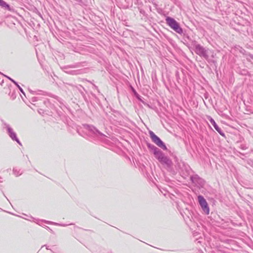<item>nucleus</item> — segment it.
<instances>
[{
	"label": "nucleus",
	"mask_w": 253,
	"mask_h": 253,
	"mask_svg": "<svg viewBox=\"0 0 253 253\" xmlns=\"http://www.w3.org/2000/svg\"><path fill=\"white\" fill-rule=\"evenodd\" d=\"M2 128L6 130L7 133L12 140L16 141L18 144L21 145L19 140L17 137L16 133L9 124L5 122H2Z\"/></svg>",
	"instance_id": "nucleus-2"
},
{
	"label": "nucleus",
	"mask_w": 253,
	"mask_h": 253,
	"mask_svg": "<svg viewBox=\"0 0 253 253\" xmlns=\"http://www.w3.org/2000/svg\"><path fill=\"white\" fill-rule=\"evenodd\" d=\"M75 0L77 1H80V0Z\"/></svg>",
	"instance_id": "nucleus-13"
},
{
	"label": "nucleus",
	"mask_w": 253,
	"mask_h": 253,
	"mask_svg": "<svg viewBox=\"0 0 253 253\" xmlns=\"http://www.w3.org/2000/svg\"><path fill=\"white\" fill-rule=\"evenodd\" d=\"M209 121L211 124L213 126L216 130L222 136H224V134L221 130V129L218 126L214 120L211 117H209Z\"/></svg>",
	"instance_id": "nucleus-8"
},
{
	"label": "nucleus",
	"mask_w": 253,
	"mask_h": 253,
	"mask_svg": "<svg viewBox=\"0 0 253 253\" xmlns=\"http://www.w3.org/2000/svg\"><path fill=\"white\" fill-rule=\"evenodd\" d=\"M13 173L16 176H18L21 174V172H20V170H17L16 169H13Z\"/></svg>",
	"instance_id": "nucleus-11"
},
{
	"label": "nucleus",
	"mask_w": 253,
	"mask_h": 253,
	"mask_svg": "<svg viewBox=\"0 0 253 253\" xmlns=\"http://www.w3.org/2000/svg\"><path fill=\"white\" fill-rule=\"evenodd\" d=\"M194 179H195V178H194V177H192V181H193V182H194Z\"/></svg>",
	"instance_id": "nucleus-12"
},
{
	"label": "nucleus",
	"mask_w": 253,
	"mask_h": 253,
	"mask_svg": "<svg viewBox=\"0 0 253 253\" xmlns=\"http://www.w3.org/2000/svg\"><path fill=\"white\" fill-rule=\"evenodd\" d=\"M4 76L5 77H6L7 79H8L10 81H11L12 83H13L17 86V87L19 88V90L21 92H22L24 95H25V93L23 91V90L22 89V88L18 85V84H17V82H16L15 81H14L12 79H11V78L7 76H5L4 75Z\"/></svg>",
	"instance_id": "nucleus-9"
},
{
	"label": "nucleus",
	"mask_w": 253,
	"mask_h": 253,
	"mask_svg": "<svg viewBox=\"0 0 253 253\" xmlns=\"http://www.w3.org/2000/svg\"><path fill=\"white\" fill-rule=\"evenodd\" d=\"M84 129L86 131V132H88L89 134H91V133L95 134L98 133L101 135H103L100 131H99L97 129H96L94 127L92 126H90L85 125H84Z\"/></svg>",
	"instance_id": "nucleus-7"
},
{
	"label": "nucleus",
	"mask_w": 253,
	"mask_h": 253,
	"mask_svg": "<svg viewBox=\"0 0 253 253\" xmlns=\"http://www.w3.org/2000/svg\"><path fill=\"white\" fill-rule=\"evenodd\" d=\"M149 134L150 137L154 143L163 149H167V147L163 142L153 131H150L149 132Z\"/></svg>",
	"instance_id": "nucleus-5"
},
{
	"label": "nucleus",
	"mask_w": 253,
	"mask_h": 253,
	"mask_svg": "<svg viewBox=\"0 0 253 253\" xmlns=\"http://www.w3.org/2000/svg\"><path fill=\"white\" fill-rule=\"evenodd\" d=\"M0 6L5 8H9V5L3 0H0Z\"/></svg>",
	"instance_id": "nucleus-10"
},
{
	"label": "nucleus",
	"mask_w": 253,
	"mask_h": 253,
	"mask_svg": "<svg viewBox=\"0 0 253 253\" xmlns=\"http://www.w3.org/2000/svg\"><path fill=\"white\" fill-rule=\"evenodd\" d=\"M195 52L201 57L207 59L209 58L208 50L205 48L201 45L195 43L194 44Z\"/></svg>",
	"instance_id": "nucleus-4"
},
{
	"label": "nucleus",
	"mask_w": 253,
	"mask_h": 253,
	"mask_svg": "<svg viewBox=\"0 0 253 253\" xmlns=\"http://www.w3.org/2000/svg\"><path fill=\"white\" fill-rule=\"evenodd\" d=\"M198 200L203 211L206 214H209L210 212V209L205 199L203 197V196L199 195L198 197Z\"/></svg>",
	"instance_id": "nucleus-6"
},
{
	"label": "nucleus",
	"mask_w": 253,
	"mask_h": 253,
	"mask_svg": "<svg viewBox=\"0 0 253 253\" xmlns=\"http://www.w3.org/2000/svg\"><path fill=\"white\" fill-rule=\"evenodd\" d=\"M167 24L174 31L178 34L182 33V29L179 24L172 18L168 17L166 19Z\"/></svg>",
	"instance_id": "nucleus-3"
},
{
	"label": "nucleus",
	"mask_w": 253,
	"mask_h": 253,
	"mask_svg": "<svg viewBox=\"0 0 253 253\" xmlns=\"http://www.w3.org/2000/svg\"><path fill=\"white\" fill-rule=\"evenodd\" d=\"M149 147L153 150V154L155 158L163 164H165L168 166H170L171 161L158 148L154 145L149 146Z\"/></svg>",
	"instance_id": "nucleus-1"
}]
</instances>
